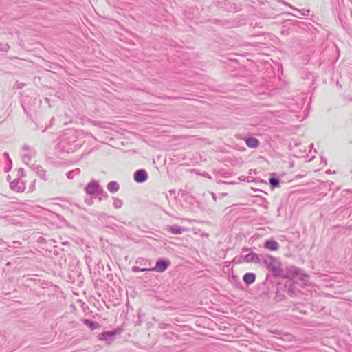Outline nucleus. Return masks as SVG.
<instances>
[{"label": "nucleus", "mask_w": 352, "mask_h": 352, "mask_svg": "<svg viewBox=\"0 0 352 352\" xmlns=\"http://www.w3.org/2000/svg\"><path fill=\"white\" fill-rule=\"evenodd\" d=\"M81 144L78 142L77 131L67 129L62 136L58 144V148L65 153H71L79 148Z\"/></svg>", "instance_id": "f257e3e1"}, {"label": "nucleus", "mask_w": 352, "mask_h": 352, "mask_svg": "<svg viewBox=\"0 0 352 352\" xmlns=\"http://www.w3.org/2000/svg\"><path fill=\"white\" fill-rule=\"evenodd\" d=\"M262 262L268 267L275 278H279L282 276L283 272L281 269V263L279 258L270 255L265 256Z\"/></svg>", "instance_id": "f03ea898"}, {"label": "nucleus", "mask_w": 352, "mask_h": 352, "mask_svg": "<svg viewBox=\"0 0 352 352\" xmlns=\"http://www.w3.org/2000/svg\"><path fill=\"white\" fill-rule=\"evenodd\" d=\"M281 278L292 279L295 277H300L303 279L304 277H308V275L304 272L301 269L298 268L294 265H289L285 270H283Z\"/></svg>", "instance_id": "7ed1b4c3"}, {"label": "nucleus", "mask_w": 352, "mask_h": 352, "mask_svg": "<svg viewBox=\"0 0 352 352\" xmlns=\"http://www.w3.org/2000/svg\"><path fill=\"white\" fill-rule=\"evenodd\" d=\"M121 330L116 329L110 331H104L98 335V339L100 340L105 341L108 344H110L115 340L116 336L120 334Z\"/></svg>", "instance_id": "20e7f679"}, {"label": "nucleus", "mask_w": 352, "mask_h": 352, "mask_svg": "<svg viewBox=\"0 0 352 352\" xmlns=\"http://www.w3.org/2000/svg\"><path fill=\"white\" fill-rule=\"evenodd\" d=\"M85 191L87 195H91L99 194V192H102L103 193V189L97 181H92L89 182L85 188Z\"/></svg>", "instance_id": "39448f33"}, {"label": "nucleus", "mask_w": 352, "mask_h": 352, "mask_svg": "<svg viewBox=\"0 0 352 352\" xmlns=\"http://www.w3.org/2000/svg\"><path fill=\"white\" fill-rule=\"evenodd\" d=\"M170 265V261L169 260L160 258L156 261L155 266L152 267V271H155L160 273L164 272L167 270Z\"/></svg>", "instance_id": "423d86ee"}, {"label": "nucleus", "mask_w": 352, "mask_h": 352, "mask_svg": "<svg viewBox=\"0 0 352 352\" xmlns=\"http://www.w3.org/2000/svg\"><path fill=\"white\" fill-rule=\"evenodd\" d=\"M22 150L23 151V153L21 155L22 160L25 164H28L32 157L35 155V151L28 146H23Z\"/></svg>", "instance_id": "0eeeda50"}, {"label": "nucleus", "mask_w": 352, "mask_h": 352, "mask_svg": "<svg viewBox=\"0 0 352 352\" xmlns=\"http://www.w3.org/2000/svg\"><path fill=\"white\" fill-rule=\"evenodd\" d=\"M241 258H242V261L245 263H261V258L259 256L254 253V252H250L245 256H241Z\"/></svg>", "instance_id": "6e6552de"}, {"label": "nucleus", "mask_w": 352, "mask_h": 352, "mask_svg": "<svg viewBox=\"0 0 352 352\" xmlns=\"http://www.w3.org/2000/svg\"><path fill=\"white\" fill-rule=\"evenodd\" d=\"M148 179L147 172L144 169L138 170L134 173V180L138 183H143Z\"/></svg>", "instance_id": "1a4fd4ad"}, {"label": "nucleus", "mask_w": 352, "mask_h": 352, "mask_svg": "<svg viewBox=\"0 0 352 352\" xmlns=\"http://www.w3.org/2000/svg\"><path fill=\"white\" fill-rule=\"evenodd\" d=\"M12 190L16 192H23L25 190V185L20 179H15L10 183Z\"/></svg>", "instance_id": "9d476101"}, {"label": "nucleus", "mask_w": 352, "mask_h": 352, "mask_svg": "<svg viewBox=\"0 0 352 352\" xmlns=\"http://www.w3.org/2000/svg\"><path fill=\"white\" fill-rule=\"evenodd\" d=\"M32 170L43 179L47 180L46 171L43 168L42 166L38 164L32 165Z\"/></svg>", "instance_id": "9b49d317"}, {"label": "nucleus", "mask_w": 352, "mask_h": 352, "mask_svg": "<svg viewBox=\"0 0 352 352\" xmlns=\"http://www.w3.org/2000/svg\"><path fill=\"white\" fill-rule=\"evenodd\" d=\"M264 248L271 251H276L278 249V243L273 239L267 240L264 243Z\"/></svg>", "instance_id": "f8f14e48"}, {"label": "nucleus", "mask_w": 352, "mask_h": 352, "mask_svg": "<svg viewBox=\"0 0 352 352\" xmlns=\"http://www.w3.org/2000/svg\"><path fill=\"white\" fill-rule=\"evenodd\" d=\"M245 143L248 147L253 148H257L259 145L258 140L252 137L248 138L245 140Z\"/></svg>", "instance_id": "ddd939ff"}, {"label": "nucleus", "mask_w": 352, "mask_h": 352, "mask_svg": "<svg viewBox=\"0 0 352 352\" xmlns=\"http://www.w3.org/2000/svg\"><path fill=\"white\" fill-rule=\"evenodd\" d=\"M283 4L287 6H289L291 9L294 10H296L298 12H299L300 13V14L303 16H307L309 15V12L310 10H306V9H302V10H298L296 8H294V6H292V5H290L289 3L282 0L280 1Z\"/></svg>", "instance_id": "4468645a"}, {"label": "nucleus", "mask_w": 352, "mask_h": 352, "mask_svg": "<svg viewBox=\"0 0 352 352\" xmlns=\"http://www.w3.org/2000/svg\"><path fill=\"white\" fill-rule=\"evenodd\" d=\"M256 275L254 273H246L243 277V281L247 285H250L255 281Z\"/></svg>", "instance_id": "2eb2a0df"}, {"label": "nucleus", "mask_w": 352, "mask_h": 352, "mask_svg": "<svg viewBox=\"0 0 352 352\" xmlns=\"http://www.w3.org/2000/svg\"><path fill=\"white\" fill-rule=\"evenodd\" d=\"M186 228L183 227H180L177 225H173L172 226H170L168 229V230L174 234H180L184 231H185Z\"/></svg>", "instance_id": "dca6fc26"}, {"label": "nucleus", "mask_w": 352, "mask_h": 352, "mask_svg": "<svg viewBox=\"0 0 352 352\" xmlns=\"http://www.w3.org/2000/svg\"><path fill=\"white\" fill-rule=\"evenodd\" d=\"M119 188L120 186L117 182L112 181L107 184V189L111 192H116Z\"/></svg>", "instance_id": "f3484780"}, {"label": "nucleus", "mask_w": 352, "mask_h": 352, "mask_svg": "<svg viewBox=\"0 0 352 352\" xmlns=\"http://www.w3.org/2000/svg\"><path fill=\"white\" fill-rule=\"evenodd\" d=\"M135 263L144 267H151L152 265L151 261L144 258H138L135 261Z\"/></svg>", "instance_id": "a211bd4d"}, {"label": "nucleus", "mask_w": 352, "mask_h": 352, "mask_svg": "<svg viewBox=\"0 0 352 352\" xmlns=\"http://www.w3.org/2000/svg\"><path fill=\"white\" fill-rule=\"evenodd\" d=\"M83 322L85 325L89 327L91 330L96 329L99 326V324L97 322H95L89 319H85Z\"/></svg>", "instance_id": "6ab92c4d"}, {"label": "nucleus", "mask_w": 352, "mask_h": 352, "mask_svg": "<svg viewBox=\"0 0 352 352\" xmlns=\"http://www.w3.org/2000/svg\"><path fill=\"white\" fill-rule=\"evenodd\" d=\"M132 271L133 272H147V271H152V265L151 267H140L138 266H133L131 268Z\"/></svg>", "instance_id": "aec40b11"}, {"label": "nucleus", "mask_w": 352, "mask_h": 352, "mask_svg": "<svg viewBox=\"0 0 352 352\" xmlns=\"http://www.w3.org/2000/svg\"><path fill=\"white\" fill-rule=\"evenodd\" d=\"M80 172V170L79 168H76L67 172L66 175L68 179H72L74 177V176L79 175Z\"/></svg>", "instance_id": "412c9836"}, {"label": "nucleus", "mask_w": 352, "mask_h": 352, "mask_svg": "<svg viewBox=\"0 0 352 352\" xmlns=\"http://www.w3.org/2000/svg\"><path fill=\"white\" fill-rule=\"evenodd\" d=\"M270 184L272 188H276L279 186L280 180L278 178L271 177L270 179Z\"/></svg>", "instance_id": "4be33fe9"}, {"label": "nucleus", "mask_w": 352, "mask_h": 352, "mask_svg": "<svg viewBox=\"0 0 352 352\" xmlns=\"http://www.w3.org/2000/svg\"><path fill=\"white\" fill-rule=\"evenodd\" d=\"M113 207L116 209L120 208L122 206V201L118 198H113Z\"/></svg>", "instance_id": "5701e85b"}, {"label": "nucleus", "mask_w": 352, "mask_h": 352, "mask_svg": "<svg viewBox=\"0 0 352 352\" xmlns=\"http://www.w3.org/2000/svg\"><path fill=\"white\" fill-rule=\"evenodd\" d=\"M239 180L244 181V182H254V178L250 176H248V177L241 176L239 177Z\"/></svg>", "instance_id": "b1692460"}, {"label": "nucleus", "mask_w": 352, "mask_h": 352, "mask_svg": "<svg viewBox=\"0 0 352 352\" xmlns=\"http://www.w3.org/2000/svg\"><path fill=\"white\" fill-rule=\"evenodd\" d=\"M98 195H101L102 197H104L107 199L108 197V195L106 192L103 190V193L102 192H99V194H97Z\"/></svg>", "instance_id": "393cba45"}, {"label": "nucleus", "mask_w": 352, "mask_h": 352, "mask_svg": "<svg viewBox=\"0 0 352 352\" xmlns=\"http://www.w3.org/2000/svg\"><path fill=\"white\" fill-rule=\"evenodd\" d=\"M3 155L8 159V161L10 164H12L11 159L9 157L8 153H4Z\"/></svg>", "instance_id": "a878e982"}, {"label": "nucleus", "mask_w": 352, "mask_h": 352, "mask_svg": "<svg viewBox=\"0 0 352 352\" xmlns=\"http://www.w3.org/2000/svg\"><path fill=\"white\" fill-rule=\"evenodd\" d=\"M212 197L214 201H217V197L214 192H211Z\"/></svg>", "instance_id": "bb28decb"}, {"label": "nucleus", "mask_w": 352, "mask_h": 352, "mask_svg": "<svg viewBox=\"0 0 352 352\" xmlns=\"http://www.w3.org/2000/svg\"><path fill=\"white\" fill-rule=\"evenodd\" d=\"M25 85L24 84H20V85H17L16 87L18 89H21Z\"/></svg>", "instance_id": "cd10ccee"}, {"label": "nucleus", "mask_w": 352, "mask_h": 352, "mask_svg": "<svg viewBox=\"0 0 352 352\" xmlns=\"http://www.w3.org/2000/svg\"><path fill=\"white\" fill-rule=\"evenodd\" d=\"M166 327V324H165L164 323L160 324V327L161 328H165Z\"/></svg>", "instance_id": "c85d7f7f"}, {"label": "nucleus", "mask_w": 352, "mask_h": 352, "mask_svg": "<svg viewBox=\"0 0 352 352\" xmlns=\"http://www.w3.org/2000/svg\"><path fill=\"white\" fill-rule=\"evenodd\" d=\"M13 243H14V244H19H19H21L19 241H14V242H13Z\"/></svg>", "instance_id": "c756f323"}, {"label": "nucleus", "mask_w": 352, "mask_h": 352, "mask_svg": "<svg viewBox=\"0 0 352 352\" xmlns=\"http://www.w3.org/2000/svg\"><path fill=\"white\" fill-rule=\"evenodd\" d=\"M289 14H291V15H292V16H294L299 17L298 16H297V15H296V14H291V13H289Z\"/></svg>", "instance_id": "7c9ffc66"}, {"label": "nucleus", "mask_w": 352, "mask_h": 352, "mask_svg": "<svg viewBox=\"0 0 352 352\" xmlns=\"http://www.w3.org/2000/svg\"><path fill=\"white\" fill-rule=\"evenodd\" d=\"M250 173H253V171H252V170H250Z\"/></svg>", "instance_id": "2f4dec72"}, {"label": "nucleus", "mask_w": 352, "mask_h": 352, "mask_svg": "<svg viewBox=\"0 0 352 352\" xmlns=\"http://www.w3.org/2000/svg\"><path fill=\"white\" fill-rule=\"evenodd\" d=\"M250 173H253V171H252V170H250Z\"/></svg>", "instance_id": "473e14b6"}, {"label": "nucleus", "mask_w": 352, "mask_h": 352, "mask_svg": "<svg viewBox=\"0 0 352 352\" xmlns=\"http://www.w3.org/2000/svg\"><path fill=\"white\" fill-rule=\"evenodd\" d=\"M10 264V262H8V263H7V265H9Z\"/></svg>", "instance_id": "72a5a7b5"}]
</instances>
